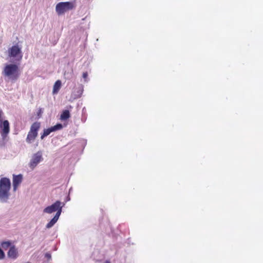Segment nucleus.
<instances>
[{"label":"nucleus","mask_w":263,"mask_h":263,"mask_svg":"<svg viewBox=\"0 0 263 263\" xmlns=\"http://www.w3.org/2000/svg\"><path fill=\"white\" fill-rule=\"evenodd\" d=\"M60 216L59 215H54L53 217L47 223L46 226V229L52 228L58 221Z\"/></svg>","instance_id":"f8f14e48"},{"label":"nucleus","mask_w":263,"mask_h":263,"mask_svg":"<svg viewBox=\"0 0 263 263\" xmlns=\"http://www.w3.org/2000/svg\"><path fill=\"white\" fill-rule=\"evenodd\" d=\"M75 1L61 2L55 6V11L59 15L63 14L67 11L72 10L74 8Z\"/></svg>","instance_id":"423d86ee"},{"label":"nucleus","mask_w":263,"mask_h":263,"mask_svg":"<svg viewBox=\"0 0 263 263\" xmlns=\"http://www.w3.org/2000/svg\"><path fill=\"white\" fill-rule=\"evenodd\" d=\"M70 117V111L68 109L63 110L60 115V120L62 121L67 120Z\"/></svg>","instance_id":"4468645a"},{"label":"nucleus","mask_w":263,"mask_h":263,"mask_svg":"<svg viewBox=\"0 0 263 263\" xmlns=\"http://www.w3.org/2000/svg\"><path fill=\"white\" fill-rule=\"evenodd\" d=\"M104 263H110V262L109 260H106Z\"/></svg>","instance_id":"cd10ccee"},{"label":"nucleus","mask_w":263,"mask_h":263,"mask_svg":"<svg viewBox=\"0 0 263 263\" xmlns=\"http://www.w3.org/2000/svg\"><path fill=\"white\" fill-rule=\"evenodd\" d=\"M8 55L11 63H20L23 58L22 47L17 44L13 45L8 50Z\"/></svg>","instance_id":"7ed1b4c3"},{"label":"nucleus","mask_w":263,"mask_h":263,"mask_svg":"<svg viewBox=\"0 0 263 263\" xmlns=\"http://www.w3.org/2000/svg\"><path fill=\"white\" fill-rule=\"evenodd\" d=\"M64 77L65 79L67 80H70L72 78L73 76V71L72 69H71L70 71H65L64 72Z\"/></svg>","instance_id":"6ab92c4d"},{"label":"nucleus","mask_w":263,"mask_h":263,"mask_svg":"<svg viewBox=\"0 0 263 263\" xmlns=\"http://www.w3.org/2000/svg\"><path fill=\"white\" fill-rule=\"evenodd\" d=\"M43 160L42 153L41 151L34 154L29 162V166L32 168L35 167Z\"/></svg>","instance_id":"6e6552de"},{"label":"nucleus","mask_w":263,"mask_h":263,"mask_svg":"<svg viewBox=\"0 0 263 263\" xmlns=\"http://www.w3.org/2000/svg\"><path fill=\"white\" fill-rule=\"evenodd\" d=\"M44 111V108L40 107L36 112V116L37 119L41 118L42 114Z\"/></svg>","instance_id":"aec40b11"},{"label":"nucleus","mask_w":263,"mask_h":263,"mask_svg":"<svg viewBox=\"0 0 263 263\" xmlns=\"http://www.w3.org/2000/svg\"><path fill=\"white\" fill-rule=\"evenodd\" d=\"M1 248L4 250L10 249L12 246H14L13 242L12 240H3L1 242Z\"/></svg>","instance_id":"9d476101"},{"label":"nucleus","mask_w":263,"mask_h":263,"mask_svg":"<svg viewBox=\"0 0 263 263\" xmlns=\"http://www.w3.org/2000/svg\"><path fill=\"white\" fill-rule=\"evenodd\" d=\"M80 143H81V144L82 145V146L83 147V148H84L85 146H86V143H87V141L86 140H80Z\"/></svg>","instance_id":"5701e85b"},{"label":"nucleus","mask_w":263,"mask_h":263,"mask_svg":"<svg viewBox=\"0 0 263 263\" xmlns=\"http://www.w3.org/2000/svg\"><path fill=\"white\" fill-rule=\"evenodd\" d=\"M65 206V203L60 200H57L52 204L46 206L43 210V212L47 214H52L56 212L55 215L60 216L62 212V209Z\"/></svg>","instance_id":"20e7f679"},{"label":"nucleus","mask_w":263,"mask_h":263,"mask_svg":"<svg viewBox=\"0 0 263 263\" xmlns=\"http://www.w3.org/2000/svg\"><path fill=\"white\" fill-rule=\"evenodd\" d=\"M62 86V82L61 80H58L55 81L53 85V89H52V93L53 95H55L58 93L60 88Z\"/></svg>","instance_id":"2eb2a0df"},{"label":"nucleus","mask_w":263,"mask_h":263,"mask_svg":"<svg viewBox=\"0 0 263 263\" xmlns=\"http://www.w3.org/2000/svg\"><path fill=\"white\" fill-rule=\"evenodd\" d=\"M69 107L71 108H72V106L71 105H69Z\"/></svg>","instance_id":"7c9ffc66"},{"label":"nucleus","mask_w":263,"mask_h":263,"mask_svg":"<svg viewBox=\"0 0 263 263\" xmlns=\"http://www.w3.org/2000/svg\"><path fill=\"white\" fill-rule=\"evenodd\" d=\"M18 255V251L15 245L12 246L7 252L8 257L12 259H16Z\"/></svg>","instance_id":"1a4fd4ad"},{"label":"nucleus","mask_w":263,"mask_h":263,"mask_svg":"<svg viewBox=\"0 0 263 263\" xmlns=\"http://www.w3.org/2000/svg\"><path fill=\"white\" fill-rule=\"evenodd\" d=\"M41 127V123L34 122L31 125L27 136L26 141L28 144L32 143L37 137L38 132Z\"/></svg>","instance_id":"39448f33"},{"label":"nucleus","mask_w":263,"mask_h":263,"mask_svg":"<svg viewBox=\"0 0 263 263\" xmlns=\"http://www.w3.org/2000/svg\"><path fill=\"white\" fill-rule=\"evenodd\" d=\"M82 77L83 78L85 79V81H87V77H88V73L87 72H84L83 73V74H82Z\"/></svg>","instance_id":"b1692460"},{"label":"nucleus","mask_w":263,"mask_h":263,"mask_svg":"<svg viewBox=\"0 0 263 263\" xmlns=\"http://www.w3.org/2000/svg\"><path fill=\"white\" fill-rule=\"evenodd\" d=\"M4 141L5 140H4L2 138H0V147H2L5 146V143Z\"/></svg>","instance_id":"393cba45"},{"label":"nucleus","mask_w":263,"mask_h":263,"mask_svg":"<svg viewBox=\"0 0 263 263\" xmlns=\"http://www.w3.org/2000/svg\"><path fill=\"white\" fill-rule=\"evenodd\" d=\"M3 110L0 108V132L3 139L5 140L10 133V123L8 120H3Z\"/></svg>","instance_id":"0eeeda50"},{"label":"nucleus","mask_w":263,"mask_h":263,"mask_svg":"<svg viewBox=\"0 0 263 263\" xmlns=\"http://www.w3.org/2000/svg\"><path fill=\"white\" fill-rule=\"evenodd\" d=\"M51 134L49 129L45 128L43 130V132L41 134V139L43 140L46 137L48 136Z\"/></svg>","instance_id":"a211bd4d"},{"label":"nucleus","mask_w":263,"mask_h":263,"mask_svg":"<svg viewBox=\"0 0 263 263\" xmlns=\"http://www.w3.org/2000/svg\"><path fill=\"white\" fill-rule=\"evenodd\" d=\"M23 178V175L20 174L18 175H13L12 184L20 185L22 182Z\"/></svg>","instance_id":"9b49d317"},{"label":"nucleus","mask_w":263,"mask_h":263,"mask_svg":"<svg viewBox=\"0 0 263 263\" xmlns=\"http://www.w3.org/2000/svg\"><path fill=\"white\" fill-rule=\"evenodd\" d=\"M83 92V86L82 85L80 86L77 88L73 92V96L74 99L80 98Z\"/></svg>","instance_id":"dca6fc26"},{"label":"nucleus","mask_w":263,"mask_h":263,"mask_svg":"<svg viewBox=\"0 0 263 263\" xmlns=\"http://www.w3.org/2000/svg\"><path fill=\"white\" fill-rule=\"evenodd\" d=\"M20 63H11L6 64L4 69V74L12 81H16L20 77Z\"/></svg>","instance_id":"f03ea898"},{"label":"nucleus","mask_w":263,"mask_h":263,"mask_svg":"<svg viewBox=\"0 0 263 263\" xmlns=\"http://www.w3.org/2000/svg\"><path fill=\"white\" fill-rule=\"evenodd\" d=\"M11 187V180L9 178L2 177L0 179V201L1 202H8L10 196Z\"/></svg>","instance_id":"f257e3e1"},{"label":"nucleus","mask_w":263,"mask_h":263,"mask_svg":"<svg viewBox=\"0 0 263 263\" xmlns=\"http://www.w3.org/2000/svg\"><path fill=\"white\" fill-rule=\"evenodd\" d=\"M85 107H84V108H83V111H85Z\"/></svg>","instance_id":"c756f323"},{"label":"nucleus","mask_w":263,"mask_h":263,"mask_svg":"<svg viewBox=\"0 0 263 263\" xmlns=\"http://www.w3.org/2000/svg\"><path fill=\"white\" fill-rule=\"evenodd\" d=\"M12 186H13V191H14V192L16 191V190L17 189V187L18 186V185L15 184H12Z\"/></svg>","instance_id":"a878e982"},{"label":"nucleus","mask_w":263,"mask_h":263,"mask_svg":"<svg viewBox=\"0 0 263 263\" xmlns=\"http://www.w3.org/2000/svg\"><path fill=\"white\" fill-rule=\"evenodd\" d=\"M72 187H70L69 190V192L70 193L72 191Z\"/></svg>","instance_id":"c85d7f7f"},{"label":"nucleus","mask_w":263,"mask_h":263,"mask_svg":"<svg viewBox=\"0 0 263 263\" xmlns=\"http://www.w3.org/2000/svg\"><path fill=\"white\" fill-rule=\"evenodd\" d=\"M45 257L47 259L48 261H49V260H50L51 259V253L49 252H46L45 254Z\"/></svg>","instance_id":"4be33fe9"},{"label":"nucleus","mask_w":263,"mask_h":263,"mask_svg":"<svg viewBox=\"0 0 263 263\" xmlns=\"http://www.w3.org/2000/svg\"><path fill=\"white\" fill-rule=\"evenodd\" d=\"M70 196L68 195L66 196L65 200V202H64L65 203L66 202L70 201Z\"/></svg>","instance_id":"bb28decb"},{"label":"nucleus","mask_w":263,"mask_h":263,"mask_svg":"<svg viewBox=\"0 0 263 263\" xmlns=\"http://www.w3.org/2000/svg\"><path fill=\"white\" fill-rule=\"evenodd\" d=\"M60 216L59 215H54L53 217L47 223L46 226V229L52 228L58 221Z\"/></svg>","instance_id":"ddd939ff"},{"label":"nucleus","mask_w":263,"mask_h":263,"mask_svg":"<svg viewBox=\"0 0 263 263\" xmlns=\"http://www.w3.org/2000/svg\"><path fill=\"white\" fill-rule=\"evenodd\" d=\"M63 125L61 123H58L55 125L48 127L51 133L61 130L63 128Z\"/></svg>","instance_id":"f3484780"},{"label":"nucleus","mask_w":263,"mask_h":263,"mask_svg":"<svg viewBox=\"0 0 263 263\" xmlns=\"http://www.w3.org/2000/svg\"><path fill=\"white\" fill-rule=\"evenodd\" d=\"M5 253L3 249L0 247V260L3 259L5 258Z\"/></svg>","instance_id":"412c9836"}]
</instances>
